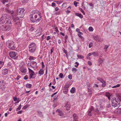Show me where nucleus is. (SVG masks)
<instances>
[{"instance_id":"obj_1","label":"nucleus","mask_w":121,"mask_h":121,"mask_svg":"<svg viewBox=\"0 0 121 121\" xmlns=\"http://www.w3.org/2000/svg\"><path fill=\"white\" fill-rule=\"evenodd\" d=\"M41 13L39 11L34 10L30 13V19L31 21L33 23L39 22L41 19Z\"/></svg>"},{"instance_id":"obj_2","label":"nucleus","mask_w":121,"mask_h":121,"mask_svg":"<svg viewBox=\"0 0 121 121\" xmlns=\"http://www.w3.org/2000/svg\"><path fill=\"white\" fill-rule=\"evenodd\" d=\"M9 15L3 13L2 14V17L1 18V20L0 21V24H5L6 23L11 24V20Z\"/></svg>"},{"instance_id":"obj_3","label":"nucleus","mask_w":121,"mask_h":121,"mask_svg":"<svg viewBox=\"0 0 121 121\" xmlns=\"http://www.w3.org/2000/svg\"><path fill=\"white\" fill-rule=\"evenodd\" d=\"M11 24L6 25L0 24V28L3 31L9 30L12 28V25Z\"/></svg>"},{"instance_id":"obj_4","label":"nucleus","mask_w":121,"mask_h":121,"mask_svg":"<svg viewBox=\"0 0 121 121\" xmlns=\"http://www.w3.org/2000/svg\"><path fill=\"white\" fill-rule=\"evenodd\" d=\"M6 45L10 49L14 50L15 49L14 42L12 41L8 40L6 43Z\"/></svg>"},{"instance_id":"obj_5","label":"nucleus","mask_w":121,"mask_h":121,"mask_svg":"<svg viewBox=\"0 0 121 121\" xmlns=\"http://www.w3.org/2000/svg\"><path fill=\"white\" fill-rule=\"evenodd\" d=\"M24 9L23 8H19L17 9V13L18 16L21 18H22L24 16Z\"/></svg>"},{"instance_id":"obj_6","label":"nucleus","mask_w":121,"mask_h":121,"mask_svg":"<svg viewBox=\"0 0 121 121\" xmlns=\"http://www.w3.org/2000/svg\"><path fill=\"white\" fill-rule=\"evenodd\" d=\"M29 50L31 52H34L35 51L36 46V44L34 43H31L29 45Z\"/></svg>"},{"instance_id":"obj_7","label":"nucleus","mask_w":121,"mask_h":121,"mask_svg":"<svg viewBox=\"0 0 121 121\" xmlns=\"http://www.w3.org/2000/svg\"><path fill=\"white\" fill-rule=\"evenodd\" d=\"M88 111V115L89 116H91L92 115V114L94 113L95 112H96L98 113L99 111L96 109H95V110H94L93 107L91 106L90 107Z\"/></svg>"},{"instance_id":"obj_8","label":"nucleus","mask_w":121,"mask_h":121,"mask_svg":"<svg viewBox=\"0 0 121 121\" xmlns=\"http://www.w3.org/2000/svg\"><path fill=\"white\" fill-rule=\"evenodd\" d=\"M10 56L14 59H16L18 56V55L16 52H11L9 53Z\"/></svg>"},{"instance_id":"obj_9","label":"nucleus","mask_w":121,"mask_h":121,"mask_svg":"<svg viewBox=\"0 0 121 121\" xmlns=\"http://www.w3.org/2000/svg\"><path fill=\"white\" fill-rule=\"evenodd\" d=\"M91 55H93L95 56H97L98 55V53L96 52L90 53L87 56V59L88 60H91Z\"/></svg>"},{"instance_id":"obj_10","label":"nucleus","mask_w":121,"mask_h":121,"mask_svg":"<svg viewBox=\"0 0 121 121\" xmlns=\"http://www.w3.org/2000/svg\"><path fill=\"white\" fill-rule=\"evenodd\" d=\"M14 21V24L16 25H18L19 26H20V22L19 21L16 22L19 20V18L18 17H13L12 18Z\"/></svg>"},{"instance_id":"obj_11","label":"nucleus","mask_w":121,"mask_h":121,"mask_svg":"<svg viewBox=\"0 0 121 121\" xmlns=\"http://www.w3.org/2000/svg\"><path fill=\"white\" fill-rule=\"evenodd\" d=\"M120 102L117 101V102H112V105L113 107H116V108L117 109L120 106Z\"/></svg>"},{"instance_id":"obj_12","label":"nucleus","mask_w":121,"mask_h":121,"mask_svg":"<svg viewBox=\"0 0 121 121\" xmlns=\"http://www.w3.org/2000/svg\"><path fill=\"white\" fill-rule=\"evenodd\" d=\"M111 100L112 103V102H117V101L120 102L121 101V96L118 97L116 99L114 98L112 99Z\"/></svg>"},{"instance_id":"obj_13","label":"nucleus","mask_w":121,"mask_h":121,"mask_svg":"<svg viewBox=\"0 0 121 121\" xmlns=\"http://www.w3.org/2000/svg\"><path fill=\"white\" fill-rule=\"evenodd\" d=\"M28 69H29V72L30 74L29 79H30L31 78H32L33 76L34 75L35 73L34 72L29 68H28Z\"/></svg>"},{"instance_id":"obj_14","label":"nucleus","mask_w":121,"mask_h":121,"mask_svg":"<svg viewBox=\"0 0 121 121\" xmlns=\"http://www.w3.org/2000/svg\"><path fill=\"white\" fill-rule=\"evenodd\" d=\"M28 66L29 65L30 66H31L32 68H34L36 66L37 64L36 62L33 61L31 62L30 65V64L29 63H28Z\"/></svg>"},{"instance_id":"obj_15","label":"nucleus","mask_w":121,"mask_h":121,"mask_svg":"<svg viewBox=\"0 0 121 121\" xmlns=\"http://www.w3.org/2000/svg\"><path fill=\"white\" fill-rule=\"evenodd\" d=\"M73 121H78V117L76 114L74 113L73 114Z\"/></svg>"},{"instance_id":"obj_16","label":"nucleus","mask_w":121,"mask_h":121,"mask_svg":"<svg viewBox=\"0 0 121 121\" xmlns=\"http://www.w3.org/2000/svg\"><path fill=\"white\" fill-rule=\"evenodd\" d=\"M20 71L22 73H25L27 72V69L23 67L21 68Z\"/></svg>"},{"instance_id":"obj_17","label":"nucleus","mask_w":121,"mask_h":121,"mask_svg":"<svg viewBox=\"0 0 121 121\" xmlns=\"http://www.w3.org/2000/svg\"><path fill=\"white\" fill-rule=\"evenodd\" d=\"M2 73L4 75L8 73V70L6 69H4L2 70Z\"/></svg>"},{"instance_id":"obj_18","label":"nucleus","mask_w":121,"mask_h":121,"mask_svg":"<svg viewBox=\"0 0 121 121\" xmlns=\"http://www.w3.org/2000/svg\"><path fill=\"white\" fill-rule=\"evenodd\" d=\"M75 14L76 16L79 17L81 19L83 18V15L80 13H75Z\"/></svg>"},{"instance_id":"obj_19","label":"nucleus","mask_w":121,"mask_h":121,"mask_svg":"<svg viewBox=\"0 0 121 121\" xmlns=\"http://www.w3.org/2000/svg\"><path fill=\"white\" fill-rule=\"evenodd\" d=\"M97 79L101 83H103L105 81L103 78L100 77L97 78Z\"/></svg>"},{"instance_id":"obj_20","label":"nucleus","mask_w":121,"mask_h":121,"mask_svg":"<svg viewBox=\"0 0 121 121\" xmlns=\"http://www.w3.org/2000/svg\"><path fill=\"white\" fill-rule=\"evenodd\" d=\"M75 88L74 87H72L70 90V92L71 93H74L75 92Z\"/></svg>"},{"instance_id":"obj_21","label":"nucleus","mask_w":121,"mask_h":121,"mask_svg":"<svg viewBox=\"0 0 121 121\" xmlns=\"http://www.w3.org/2000/svg\"><path fill=\"white\" fill-rule=\"evenodd\" d=\"M37 114L40 117H42L43 116V113L40 111H37Z\"/></svg>"},{"instance_id":"obj_22","label":"nucleus","mask_w":121,"mask_h":121,"mask_svg":"<svg viewBox=\"0 0 121 121\" xmlns=\"http://www.w3.org/2000/svg\"><path fill=\"white\" fill-rule=\"evenodd\" d=\"M30 60H38L37 58L35 57H34L32 56H30L29 58Z\"/></svg>"},{"instance_id":"obj_23","label":"nucleus","mask_w":121,"mask_h":121,"mask_svg":"<svg viewBox=\"0 0 121 121\" xmlns=\"http://www.w3.org/2000/svg\"><path fill=\"white\" fill-rule=\"evenodd\" d=\"M43 70L42 69H40L39 72V73L41 75H42L44 73Z\"/></svg>"},{"instance_id":"obj_24","label":"nucleus","mask_w":121,"mask_h":121,"mask_svg":"<svg viewBox=\"0 0 121 121\" xmlns=\"http://www.w3.org/2000/svg\"><path fill=\"white\" fill-rule=\"evenodd\" d=\"M54 1L56 2L58 4H59L63 2L62 0H55Z\"/></svg>"},{"instance_id":"obj_25","label":"nucleus","mask_w":121,"mask_h":121,"mask_svg":"<svg viewBox=\"0 0 121 121\" xmlns=\"http://www.w3.org/2000/svg\"><path fill=\"white\" fill-rule=\"evenodd\" d=\"M5 10L8 11L9 13H10L11 14H12L13 13V12L11 11L10 10L8 9V8H5Z\"/></svg>"},{"instance_id":"obj_26","label":"nucleus","mask_w":121,"mask_h":121,"mask_svg":"<svg viewBox=\"0 0 121 121\" xmlns=\"http://www.w3.org/2000/svg\"><path fill=\"white\" fill-rule=\"evenodd\" d=\"M32 86V84H27L26 85V86L28 88H31Z\"/></svg>"},{"instance_id":"obj_27","label":"nucleus","mask_w":121,"mask_h":121,"mask_svg":"<svg viewBox=\"0 0 121 121\" xmlns=\"http://www.w3.org/2000/svg\"><path fill=\"white\" fill-rule=\"evenodd\" d=\"M70 86L69 85L68 83H66L65 85V88L68 89L69 88Z\"/></svg>"},{"instance_id":"obj_28","label":"nucleus","mask_w":121,"mask_h":121,"mask_svg":"<svg viewBox=\"0 0 121 121\" xmlns=\"http://www.w3.org/2000/svg\"><path fill=\"white\" fill-rule=\"evenodd\" d=\"M77 56L79 59H82L84 58L82 56L79 55H77Z\"/></svg>"},{"instance_id":"obj_29","label":"nucleus","mask_w":121,"mask_h":121,"mask_svg":"<svg viewBox=\"0 0 121 121\" xmlns=\"http://www.w3.org/2000/svg\"><path fill=\"white\" fill-rule=\"evenodd\" d=\"M120 86V84H117L115 86H113L112 87L113 88H115L116 87H119Z\"/></svg>"},{"instance_id":"obj_30","label":"nucleus","mask_w":121,"mask_h":121,"mask_svg":"<svg viewBox=\"0 0 121 121\" xmlns=\"http://www.w3.org/2000/svg\"><path fill=\"white\" fill-rule=\"evenodd\" d=\"M59 115L60 116H64V113L62 112H61L59 114Z\"/></svg>"},{"instance_id":"obj_31","label":"nucleus","mask_w":121,"mask_h":121,"mask_svg":"<svg viewBox=\"0 0 121 121\" xmlns=\"http://www.w3.org/2000/svg\"><path fill=\"white\" fill-rule=\"evenodd\" d=\"M21 108V104H20V105H19V106L18 107V108H16V111H18L20 110Z\"/></svg>"},{"instance_id":"obj_32","label":"nucleus","mask_w":121,"mask_h":121,"mask_svg":"<svg viewBox=\"0 0 121 121\" xmlns=\"http://www.w3.org/2000/svg\"><path fill=\"white\" fill-rule=\"evenodd\" d=\"M105 95L107 97H108L110 96V94L109 93L107 92L105 94Z\"/></svg>"},{"instance_id":"obj_33","label":"nucleus","mask_w":121,"mask_h":121,"mask_svg":"<svg viewBox=\"0 0 121 121\" xmlns=\"http://www.w3.org/2000/svg\"><path fill=\"white\" fill-rule=\"evenodd\" d=\"M93 46V43L90 42L89 44V48H91Z\"/></svg>"},{"instance_id":"obj_34","label":"nucleus","mask_w":121,"mask_h":121,"mask_svg":"<svg viewBox=\"0 0 121 121\" xmlns=\"http://www.w3.org/2000/svg\"><path fill=\"white\" fill-rule=\"evenodd\" d=\"M68 89H67L66 88H65L64 90V92L65 93H66L68 91Z\"/></svg>"},{"instance_id":"obj_35","label":"nucleus","mask_w":121,"mask_h":121,"mask_svg":"<svg viewBox=\"0 0 121 121\" xmlns=\"http://www.w3.org/2000/svg\"><path fill=\"white\" fill-rule=\"evenodd\" d=\"M62 50H63L64 52L66 54V55H67V51L64 48H63L62 49Z\"/></svg>"},{"instance_id":"obj_36","label":"nucleus","mask_w":121,"mask_h":121,"mask_svg":"<svg viewBox=\"0 0 121 121\" xmlns=\"http://www.w3.org/2000/svg\"><path fill=\"white\" fill-rule=\"evenodd\" d=\"M77 69L75 68H72V71H75V72H76V71H77Z\"/></svg>"},{"instance_id":"obj_37","label":"nucleus","mask_w":121,"mask_h":121,"mask_svg":"<svg viewBox=\"0 0 121 121\" xmlns=\"http://www.w3.org/2000/svg\"><path fill=\"white\" fill-rule=\"evenodd\" d=\"M88 29L90 31H92L93 30V28L92 27H90Z\"/></svg>"},{"instance_id":"obj_38","label":"nucleus","mask_w":121,"mask_h":121,"mask_svg":"<svg viewBox=\"0 0 121 121\" xmlns=\"http://www.w3.org/2000/svg\"><path fill=\"white\" fill-rule=\"evenodd\" d=\"M92 91V89L91 88H88V92H91Z\"/></svg>"},{"instance_id":"obj_39","label":"nucleus","mask_w":121,"mask_h":121,"mask_svg":"<svg viewBox=\"0 0 121 121\" xmlns=\"http://www.w3.org/2000/svg\"><path fill=\"white\" fill-rule=\"evenodd\" d=\"M8 1V0H3L2 2L4 4L5 3L7 2Z\"/></svg>"},{"instance_id":"obj_40","label":"nucleus","mask_w":121,"mask_h":121,"mask_svg":"<svg viewBox=\"0 0 121 121\" xmlns=\"http://www.w3.org/2000/svg\"><path fill=\"white\" fill-rule=\"evenodd\" d=\"M78 3H79L76 2V1H74V4L76 7L77 6V4Z\"/></svg>"},{"instance_id":"obj_41","label":"nucleus","mask_w":121,"mask_h":121,"mask_svg":"<svg viewBox=\"0 0 121 121\" xmlns=\"http://www.w3.org/2000/svg\"><path fill=\"white\" fill-rule=\"evenodd\" d=\"M75 63L76 64V65H75V66L76 68H77L78 67V65H79V63L77 62H76Z\"/></svg>"},{"instance_id":"obj_42","label":"nucleus","mask_w":121,"mask_h":121,"mask_svg":"<svg viewBox=\"0 0 121 121\" xmlns=\"http://www.w3.org/2000/svg\"><path fill=\"white\" fill-rule=\"evenodd\" d=\"M102 83V87H104L106 84V82L105 81L104 82Z\"/></svg>"},{"instance_id":"obj_43","label":"nucleus","mask_w":121,"mask_h":121,"mask_svg":"<svg viewBox=\"0 0 121 121\" xmlns=\"http://www.w3.org/2000/svg\"><path fill=\"white\" fill-rule=\"evenodd\" d=\"M68 78L69 79H71L72 78V76L71 74H69L68 76Z\"/></svg>"},{"instance_id":"obj_44","label":"nucleus","mask_w":121,"mask_h":121,"mask_svg":"<svg viewBox=\"0 0 121 121\" xmlns=\"http://www.w3.org/2000/svg\"><path fill=\"white\" fill-rule=\"evenodd\" d=\"M65 106L66 108H69L70 107L69 105L67 104L65 105Z\"/></svg>"},{"instance_id":"obj_45","label":"nucleus","mask_w":121,"mask_h":121,"mask_svg":"<svg viewBox=\"0 0 121 121\" xmlns=\"http://www.w3.org/2000/svg\"><path fill=\"white\" fill-rule=\"evenodd\" d=\"M13 99L14 101H16L17 100V97H13Z\"/></svg>"},{"instance_id":"obj_46","label":"nucleus","mask_w":121,"mask_h":121,"mask_svg":"<svg viewBox=\"0 0 121 121\" xmlns=\"http://www.w3.org/2000/svg\"><path fill=\"white\" fill-rule=\"evenodd\" d=\"M28 79V77L27 75H26L24 77V79L25 80H27Z\"/></svg>"},{"instance_id":"obj_47","label":"nucleus","mask_w":121,"mask_h":121,"mask_svg":"<svg viewBox=\"0 0 121 121\" xmlns=\"http://www.w3.org/2000/svg\"><path fill=\"white\" fill-rule=\"evenodd\" d=\"M87 64L90 65H91L92 64V63L90 61H88L87 62Z\"/></svg>"},{"instance_id":"obj_48","label":"nucleus","mask_w":121,"mask_h":121,"mask_svg":"<svg viewBox=\"0 0 121 121\" xmlns=\"http://www.w3.org/2000/svg\"><path fill=\"white\" fill-rule=\"evenodd\" d=\"M56 4L55 3L53 2L52 4V6L53 7H55L56 6Z\"/></svg>"},{"instance_id":"obj_49","label":"nucleus","mask_w":121,"mask_h":121,"mask_svg":"<svg viewBox=\"0 0 121 121\" xmlns=\"http://www.w3.org/2000/svg\"><path fill=\"white\" fill-rule=\"evenodd\" d=\"M54 50V49L53 47L51 49V54L53 52V51Z\"/></svg>"},{"instance_id":"obj_50","label":"nucleus","mask_w":121,"mask_h":121,"mask_svg":"<svg viewBox=\"0 0 121 121\" xmlns=\"http://www.w3.org/2000/svg\"><path fill=\"white\" fill-rule=\"evenodd\" d=\"M109 45H105L104 46V49H107V48L109 47Z\"/></svg>"},{"instance_id":"obj_51","label":"nucleus","mask_w":121,"mask_h":121,"mask_svg":"<svg viewBox=\"0 0 121 121\" xmlns=\"http://www.w3.org/2000/svg\"><path fill=\"white\" fill-rule=\"evenodd\" d=\"M80 11L84 15H85V13L83 10L82 9H81Z\"/></svg>"},{"instance_id":"obj_52","label":"nucleus","mask_w":121,"mask_h":121,"mask_svg":"<svg viewBox=\"0 0 121 121\" xmlns=\"http://www.w3.org/2000/svg\"><path fill=\"white\" fill-rule=\"evenodd\" d=\"M59 76L61 78H62L63 77V74H62L61 73H60L59 75Z\"/></svg>"},{"instance_id":"obj_53","label":"nucleus","mask_w":121,"mask_h":121,"mask_svg":"<svg viewBox=\"0 0 121 121\" xmlns=\"http://www.w3.org/2000/svg\"><path fill=\"white\" fill-rule=\"evenodd\" d=\"M86 85L89 87H91V84H90V83L88 82L87 83Z\"/></svg>"},{"instance_id":"obj_54","label":"nucleus","mask_w":121,"mask_h":121,"mask_svg":"<svg viewBox=\"0 0 121 121\" xmlns=\"http://www.w3.org/2000/svg\"><path fill=\"white\" fill-rule=\"evenodd\" d=\"M56 112H58L59 113H60L61 111L60 109H58L56 110Z\"/></svg>"},{"instance_id":"obj_55","label":"nucleus","mask_w":121,"mask_h":121,"mask_svg":"<svg viewBox=\"0 0 121 121\" xmlns=\"http://www.w3.org/2000/svg\"><path fill=\"white\" fill-rule=\"evenodd\" d=\"M67 3H63L62 4V6L65 7L66 6Z\"/></svg>"},{"instance_id":"obj_56","label":"nucleus","mask_w":121,"mask_h":121,"mask_svg":"<svg viewBox=\"0 0 121 121\" xmlns=\"http://www.w3.org/2000/svg\"><path fill=\"white\" fill-rule=\"evenodd\" d=\"M4 64V63L2 61H0V64L1 65V66H3Z\"/></svg>"},{"instance_id":"obj_57","label":"nucleus","mask_w":121,"mask_h":121,"mask_svg":"<svg viewBox=\"0 0 121 121\" xmlns=\"http://www.w3.org/2000/svg\"><path fill=\"white\" fill-rule=\"evenodd\" d=\"M51 39V37L49 36H48L47 38V40H48Z\"/></svg>"},{"instance_id":"obj_58","label":"nucleus","mask_w":121,"mask_h":121,"mask_svg":"<svg viewBox=\"0 0 121 121\" xmlns=\"http://www.w3.org/2000/svg\"><path fill=\"white\" fill-rule=\"evenodd\" d=\"M23 112V111L21 110L20 111H18L17 112V113L18 114H21Z\"/></svg>"},{"instance_id":"obj_59","label":"nucleus","mask_w":121,"mask_h":121,"mask_svg":"<svg viewBox=\"0 0 121 121\" xmlns=\"http://www.w3.org/2000/svg\"><path fill=\"white\" fill-rule=\"evenodd\" d=\"M78 35L79 37L81 39H82L83 38L80 35L78 34Z\"/></svg>"},{"instance_id":"obj_60","label":"nucleus","mask_w":121,"mask_h":121,"mask_svg":"<svg viewBox=\"0 0 121 121\" xmlns=\"http://www.w3.org/2000/svg\"><path fill=\"white\" fill-rule=\"evenodd\" d=\"M27 107V106H24L22 108V109H26Z\"/></svg>"},{"instance_id":"obj_61","label":"nucleus","mask_w":121,"mask_h":121,"mask_svg":"<svg viewBox=\"0 0 121 121\" xmlns=\"http://www.w3.org/2000/svg\"><path fill=\"white\" fill-rule=\"evenodd\" d=\"M80 30L79 29H78V28H77V29H76V31L78 32H78H79L80 31Z\"/></svg>"},{"instance_id":"obj_62","label":"nucleus","mask_w":121,"mask_h":121,"mask_svg":"<svg viewBox=\"0 0 121 121\" xmlns=\"http://www.w3.org/2000/svg\"><path fill=\"white\" fill-rule=\"evenodd\" d=\"M55 11H58L59 10V9L57 7H56L55 9Z\"/></svg>"},{"instance_id":"obj_63","label":"nucleus","mask_w":121,"mask_h":121,"mask_svg":"<svg viewBox=\"0 0 121 121\" xmlns=\"http://www.w3.org/2000/svg\"><path fill=\"white\" fill-rule=\"evenodd\" d=\"M1 38L2 39L4 40V36L3 35H2V36H1Z\"/></svg>"},{"instance_id":"obj_64","label":"nucleus","mask_w":121,"mask_h":121,"mask_svg":"<svg viewBox=\"0 0 121 121\" xmlns=\"http://www.w3.org/2000/svg\"><path fill=\"white\" fill-rule=\"evenodd\" d=\"M58 43L59 44H60L61 43V42L60 41V39H58Z\"/></svg>"}]
</instances>
